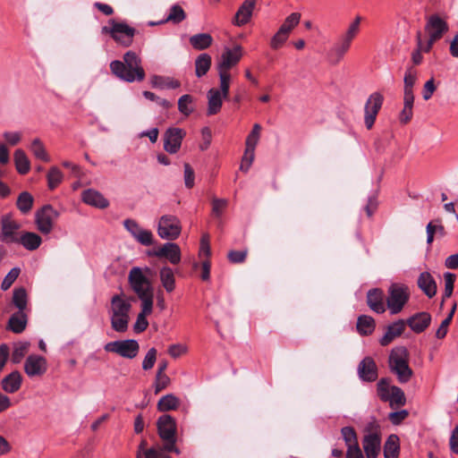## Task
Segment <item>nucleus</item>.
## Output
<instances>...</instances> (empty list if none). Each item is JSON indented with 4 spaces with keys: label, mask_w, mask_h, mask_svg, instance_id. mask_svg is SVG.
Returning <instances> with one entry per match:
<instances>
[{
    "label": "nucleus",
    "mask_w": 458,
    "mask_h": 458,
    "mask_svg": "<svg viewBox=\"0 0 458 458\" xmlns=\"http://www.w3.org/2000/svg\"><path fill=\"white\" fill-rule=\"evenodd\" d=\"M110 70L114 76L126 82L142 81L146 76L141 59L133 51L123 55V62L112 61Z\"/></svg>",
    "instance_id": "obj_1"
},
{
    "label": "nucleus",
    "mask_w": 458,
    "mask_h": 458,
    "mask_svg": "<svg viewBox=\"0 0 458 458\" xmlns=\"http://www.w3.org/2000/svg\"><path fill=\"white\" fill-rule=\"evenodd\" d=\"M134 297H126L124 294H114L110 302L109 315L112 328L118 333L128 329L130 322V310Z\"/></svg>",
    "instance_id": "obj_2"
},
{
    "label": "nucleus",
    "mask_w": 458,
    "mask_h": 458,
    "mask_svg": "<svg viewBox=\"0 0 458 458\" xmlns=\"http://www.w3.org/2000/svg\"><path fill=\"white\" fill-rule=\"evenodd\" d=\"M361 17L356 16L349 24L347 30L338 38L327 53V58L330 64H339L351 48L352 40L360 32Z\"/></svg>",
    "instance_id": "obj_3"
},
{
    "label": "nucleus",
    "mask_w": 458,
    "mask_h": 458,
    "mask_svg": "<svg viewBox=\"0 0 458 458\" xmlns=\"http://www.w3.org/2000/svg\"><path fill=\"white\" fill-rule=\"evenodd\" d=\"M145 272H149V268L142 269L139 267H133L129 271L128 283L141 303H154V289Z\"/></svg>",
    "instance_id": "obj_4"
},
{
    "label": "nucleus",
    "mask_w": 458,
    "mask_h": 458,
    "mask_svg": "<svg viewBox=\"0 0 458 458\" xmlns=\"http://www.w3.org/2000/svg\"><path fill=\"white\" fill-rule=\"evenodd\" d=\"M448 24L437 14L430 15L425 25V31L428 34V39L425 46H422L420 39V32H418V47L424 52H428L433 44L441 39L443 36L448 31Z\"/></svg>",
    "instance_id": "obj_5"
},
{
    "label": "nucleus",
    "mask_w": 458,
    "mask_h": 458,
    "mask_svg": "<svg viewBox=\"0 0 458 458\" xmlns=\"http://www.w3.org/2000/svg\"><path fill=\"white\" fill-rule=\"evenodd\" d=\"M409 353L405 347L398 346L391 351L389 355V367L392 372L397 375L401 383L408 382L411 376L412 370L408 365Z\"/></svg>",
    "instance_id": "obj_6"
},
{
    "label": "nucleus",
    "mask_w": 458,
    "mask_h": 458,
    "mask_svg": "<svg viewBox=\"0 0 458 458\" xmlns=\"http://www.w3.org/2000/svg\"><path fill=\"white\" fill-rule=\"evenodd\" d=\"M242 56V48L241 46H235L233 48H225L222 53L219 61L216 64L219 81L231 83L230 69L234 67Z\"/></svg>",
    "instance_id": "obj_7"
},
{
    "label": "nucleus",
    "mask_w": 458,
    "mask_h": 458,
    "mask_svg": "<svg viewBox=\"0 0 458 458\" xmlns=\"http://www.w3.org/2000/svg\"><path fill=\"white\" fill-rule=\"evenodd\" d=\"M409 287L403 284H392L387 291L386 306L390 314L400 313L410 299Z\"/></svg>",
    "instance_id": "obj_8"
},
{
    "label": "nucleus",
    "mask_w": 458,
    "mask_h": 458,
    "mask_svg": "<svg viewBox=\"0 0 458 458\" xmlns=\"http://www.w3.org/2000/svg\"><path fill=\"white\" fill-rule=\"evenodd\" d=\"M157 429L159 437L165 441L161 446L165 452L179 453L175 447L176 425L174 420L170 415H162L157 420Z\"/></svg>",
    "instance_id": "obj_9"
},
{
    "label": "nucleus",
    "mask_w": 458,
    "mask_h": 458,
    "mask_svg": "<svg viewBox=\"0 0 458 458\" xmlns=\"http://www.w3.org/2000/svg\"><path fill=\"white\" fill-rule=\"evenodd\" d=\"M230 83L219 81V88H211L207 92L208 106L207 115L212 116L218 114L223 106V102L229 97Z\"/></svg>",
    "instance_id": "obj_10"
},
{
    "label": "nucleus",
    "mask_w": 458,
    "mask_h": 458,
    "mask_svg": "<svg viewBox=\"0 0 458 458\" xmlns=\"http://www.w3.org/2000/svg\"><path fill=\"white\" fill-rule=\"evenodd\" d=\"M111 27H103L102 32L109 34L113 39L123 46L130 47L135 36V29L123 22H116L114 20L109 21Z\"/></svg>",
    "instance_id": "obj_11"
},
{
    "label": "nucleus",
    "mask_w": 458,
    "mask_h": 458,
    "mask_svg": "<svg viewBox=\"0 0 458 458\" xmlns=\"http://www.w3.org/2000/svg\"><path fill=\"white\" fill-rule=\"evenodd\" d=\"M104 350L107 352H113L123 358L133 359L140 351L139 343L133 339L117 340L105 344Z\"/></svg>",
    "instance_id": "obj_12"
},
{
    "label": "nucleus",
    "mask_w": 458,
    "mask_h": 458,
    "mask_svg": "<svg viewBox=\"0 0 458 458\" xmlns=\"http://www.w3.org/2000/svg\"><path fill=\"white\" fill-rule=\"evenodd\" d=\"M21 225L14 220L11 215H4L1 217L0 242L12 244L18 243L19 237L22 232H20Z\"/></svg>",
    "instance_id": "obj_13"
},
{
    "label": "nucleus",
    "mask_w": 458,
    "mask_h": 458,
    "mask_svg": "<svg viewBox=\"0 0 458 458\" xmlns=\"http://www.w3.org/2000/svg\"><path fill=\"white\" fill-rule=\"evenodd\" d=\"M58 216L59 213L56 209L51 205H45L35 213L37 229L43 234L50 233Z\"/></svg>",
    "instance_id": "obj_14"
},
{
    "label": "nucleus",
    "mask_w": 458,
    "mask_h": 458,
    "mask_svg": "<svg viewBox=\"0 0 458 458\" xmlns=\"http://www.w3.org/2000/svg\"><path fill=\"white\" fill-rule=\"evenodd\" d=\"M182 231L180 220L172 215L162 216L158 222L157 233L160 238L175 240Z\"/></svg>",
    "instance_id": "obj_15"
},
{
    "label": "nucleus",
    "mask_w": 458,
    "mask_h": 458,
    "mask_svg": "<svg viewBox=\"0 0 458 458\" xmlns=\"http://www.w3.org/2000/svg\"><path fill=\"white\" fill-rule=\"evenodd\" d=\"M383 101L384 97L379 92L372 93L367 99L364 107V123L367 129L370 130L373 127Z\"/></svg>",
    "instance_id": "obj_16"
},
{
    "label": "nucleus",
    "mask_w": 458,
    "mask_h": 458,
    "mask_svg": "<svg viewBox=\"0 0 458 458\" xmlns=\"http://www.w3.org/2000/svg\"><path fill=\"white\" fill-rule=\"evenodd\" d=\"M123 225L134 239L144 246L152 244L153 234L149 230L143 229L135 220L126 219Z\"/></svg>",
    "instance_id": "obj_17"
},
{
    "label": "nucleus",
    "mask_w": 458,
    "mask_h": 458,
    "mask_svg": "<svg viewBox=\"0 0 458 458\" xmlns=\"http://www.w3.org/2000/svg\"><path fill=\"white\" fill-rule=\"evenodd\" d=\"M186 132L181 128H169L165 133L164 148L170 154H175L181 148Z\"/></svg>",
    "instance_id": "obj_18"
},
{
    "label": "nucleus",
    "mask_w": 458,
    "mask_h": 458,
    "mask_svg": "<svg viewBox=\"0 0 458 458\" xmlns=\"http://www.w3.org/2000/svg\"><path fill=\"white\" fill-rule=\"evenodd\" d=\"M47 362L42 356L31 354L25 360L24 370L30 377H40L47 372Z\"/></svg>",
    "instance_id": "obj_19"
},
{
    "label": "nucleus",
    "mask_w": 458,
    "mask_h": 458,
    "mask_svg": "<svg viewBox=\"0 0 458 458\" xmlns=\"http://www.w3.org/2000/svg\"><path fill=\"white\" fill-rule=\"evenodd\" d=\"M362 445L367 458H377L381 445V436L377 429L364 436Z\"/></svg>",
    "instance_id": "obj_20"
},
{
    "label": "nucleus",
    "mask_w": 458,
    "mask_h": 458,
    "mask_svg": "<svg viewBox=\"0 0 458 458\" xmlns=\"http://www.w3.org/2000/svg\"><path fill=\"white\" fill-rule=\"evenodd\" d=\"M255 5L256 0H244L234 14L233 24L237 27L247 24L252 17Z\"/></svg>",
    "instance_id": "obj_21"
},
{
    "label": "nucleus",
    "mask_w": 458,
    "mask_h": 458,
    "mask_svg": "<svg viewBox=\"0 0 458 458\" xmlns=\"http://www.w3.org/2000/svg\"><path fill=\"white\" fill-rule=\"evenodd\" d=\"M151 254L157 258H165L174 265L181 261V250L176 243L173 242L165 243Z\"/></svg>",
    "instance_id": "obj_22"
},
{
    "label": "nucleus",
    "mask_w": 458,
    "mask_h": 458,
    "mask_svg": "<svg viewBox=\"0 0 458 458\" xmlns=\"http://www.w3.org/2000/svg\"><path fill=\"white\" fill-rule=\"evenodd\" d=\"M360 378L366 382H373L377 377V368L370 357H365L358 366Z\"/></svg>",
    "instance_id": "obj_23"
},
{
    "label": "nucleus",
    "mask_w": 458,
    "mask_h": 458,
    "mask_svg": "<svg viewBox=\"0 0 458 458\" xmlns=\"http://www.w3.org/2000/svg\"><path fill=\"white\" fill-rule=\"evenodd\" d=\"M367 303L371 310L377 314L386 311L385 295L382 290L375 288L367 293Z\"/></svg>",
    "instance_id": "obj_24"
},
{
    "label": "nucleus",
    "mask_w": 458,
    "mask_h": 458,
    "mask_svg": "<svg viewBox=\"0 0 458 458\" xmlns=\"http://www.w3.org/2000/svg\"><path fill=\"white\" fill-rule=\"evenodd\" d=\"M431 322V316L428 312L417 313L407 319L406 324L416 334L425 331Z\"/></svg>",
    "instance_id": "obj_25"
},
{
    "label": "nucleus",
    "mask_w": 458,
    "mask_h": 458,
    "mask_svg": "<svg viewBox=\"0 0 458 458\" xmlns=\"http://www.w3.org/2000/svg\"><path fill=\"white\" fill-rule=\"evenodd\" d=\"M406 323L403 319H399L386 327L385 335L379 340L382 346L388 345L396 337L400 336L405 330Z\"/></svg>",
    "instance_id": "obj_26"
},
{
    "label": "nucleus",
    "mask_w": 458,
    "mask_h": 458,
    "mask_svg": "<svg viewBox=\"0 0 458 458\" xmlns=\"http://www.w3.org/2000/svg\"><path fill=\"white\" fill-rule=\"evenodd\" d=\"M81 198L86 204L98 208H106L109 206V201L99 191L93 189L84 191Z\"/></svg>",
    "instance_id": "obj_27"
},
{
    "label": "nucleus",
    "mask_w": 458,
    "mask_h": 458,
    "mask_svg": "<svg viewBox=\"0 0 458 458\" xmlns=\"http://www.w3.org/2000/svg\"><path fill=\"white\" fill-rule=\"evenodd\" d=\"M27 323L28 316L25 311L18 310L10 317L6 328L14 334H21L25 330Z\"/></svg>",
    "instance_id": "obj_28"
},
{
    "label": "nucleus",
    "mask_w": 458,
    "mask_h": 458,
    "mask_svg": "<svg viewBox=\"0 0 458 458\" xmlns=\"http://www.w3.org/2000/svg\"><path fill=\"white\" fill-rule=\"evenodd\" d=\"M22 377L19 371H13L1 381L2 388L8 394L17 392L21 386Z\"/></svg>",
    "instance_id": "obj_29"
},
{
    "label": "nucleus",
    "mask_w": 458,
    "mask_h": 458,
    "mask_svg": "<svg viewBox=\"0 0 458 458\" xmlns=\"http://www.w3.org/2000/svg\"><path fill=\"white\" fill-rule=\"evenodd\" d=\"M418 286L428 298H432L437 293L436 281L428 272H423L420 275Z\"/></svg>",
    "instance_id": "obj_30"
},
{
    "label": "nucleus",
    "mask_w": 458,
    "mask_h": 458,
    "mask_svg": "<svg viewBox=\"0 0 458 458\" xmlns=\"http://www.w3.org/2000/svg\"><path fill=\"white\" fill-rule=\"evenodd\" d=\"M153 303H141V310L137 316V319L133 325V330L136 333H141L148 328V321L147 317L152 313Z\"/></svg>",
    "instance_id": "obj_31"
},
{
    "label": "nucleus",
    "mask_w": 458,
    "mask_h": 458,
    "mask_svg": "<svg viewBox=\"0 0 458 458\" xmlns=\"http://www.w3.org/2000/svg\"><path fill=\"white\" fill-rule=\"evenodd\" d=\"M18 243L21 244L28 250H35L41 245L42 239L36 233L22 232L21 237H19Z\"/></svg>",
    "instance_id": "obj_32"
},
{
    "label": "nucleus",
    "mask_w": 458,
    "mask_h": 458,
    "mask_svg": "<svg viewBox=\"0 0 458 458\" xmlns=\"http://www.w3.org/2000/svg\"><path fill=\"white\" fill-rule=\"evenodd\" d=\"M400 454V440L399 437L392 434L390 435L384 445V457L385 458H399Z\"/></svg>",
    "instance_id": "obj_33"
},
{
    "label": "nucleus",
    "mask_w": 458,
    "mask_h": 458,
    "mask_svg": "<svg viewBox=\"0 0 458 458\" xmlns=\"http://www.w3.org/2000/svg\"><path fill=\"white\" fill-rule=\"evenodd\" d=\"M151 84L154 88L160 89H174L181 86L178 80L172 77L155 75L151 78Z\"/></svg>",
    "instance_id": "obj_34"
},
{
    "label": "nucleus",
    "mask_w": 458,
    "mask_h": 458,
    "mask_svg": "<svg viewBox=\"0 0 458 458\" xmlns=\"http://www.w3.org/2000/svg\"><path fill=\"white\" fill-rule=\"evenodd\" d=\"M189 41L194 49L205 50L212 45L213 38L208 33H199L192 35Z\"/></svg>",
    "instance_id": "obj_35"
},
{
    "label": "nucleus",
    "mask_w": 458,
    "mask_h": 458,
    "mask_svg": "<svg viewBox=\"0 0 458 458\" xmlns=\"http://www.w3.org/2000/svg\"><path fill=\"white\" fill-rule=\"evenodd\" d=\"M160 282L167 293L175 289V277L174 271L169 267H163L159 271Z\"/></svg>",
    "instance_id": "obj_36"
},
{
    "label": "nucleus",
    "mask_w": 458,
    "mask_h": 458,
    "mask_svg": "<svg viewBox=\"0 0 458 458\" xmlns=\"http://www.w3.org/2000/svg\"><path fill=\"white\" fill-rule=\"evenodd\" d=\"M30 150L31 151L35 158L46 163L50 162V156L47 153V148L40 139L36 138L31 141Z\"/></svg>",
    "instance_id": "obj_37"
},
{
    "label": "nucleus",
    "mask_w": 458,
    "mask_h": 458,
    "mask_svg": "<svg viewBox=\"0 0 458 458\" xmlns=\"http://www.w3.org/2000/svg\"><path fill=\"white\" fill-rule=\"evenodd\" d=\"M212 64L211 56L208 54H200L195 60V74L201 78L209 71Z\"/></svg>",
    "instance_id": "obj_38"
},
{
    "label": "nucleus",
    "mask_w": 458,
    "mask_h": 458,
    "mask_svg": "<svg viewBox=\"0 0 458 458\" xmlns=\"http://www.w3.org/2000/svg\"><path fill=\"white\" fill-rule=\"evenodd\" d=\"M14 164L19 174H26L30 169V162L21 148L14 151Z\"/></svg>",
    "instance_id": "obj_39"
},
{
    "label": "nucleus",
    "mask_w": 458,
    "mask_h": 458,
    "mask_svg": "<svg viewBox=\"0 0 458 458\" xmlns=\"http://www.w3.org/2000/svg\"><path fill=\"white\" fill-rule=\"evenodd\" d=\"M356 327L360 335H369L374 331L376 324L370 316L361 315L358 318Z\"/></svg>",
    "instance_id": "obj_40"
},
{
    "label": "nucleus",
    "mask_w": 458,
    "mask_h": 458,
    "mask_svg": "<svg viewBox=\"0 0 458 458\" xmlns=\"http://www.w3.org/2000/svg\"><path fill=\"white\" fill-rule=\"evenodd\" d=\"M195 98L189 94L182 95L178 99V110L185 116H189L195 110Z\"/></svg>",
    "instance_id": "obj_41"
},
{
    "label": "nucleus",
    "mask_w": 458,
    "mask_h": 458,
    "mask_svg": "<svg viewBox=\"0 0 458 458\" xmlns=\"http://www.w3.org/2000/svg\"><path fill=\"white\" fill-rule=\"evenodd\" d=\"M47 180L48 189L53 191L63 182L64 174L57 166H52L48 170Z\"/></svg>",
    "instance_id": "obj_42"
},
{
    "label": "nucleus",
    "mask_w": 458,
    "mask_h": 458,
    "mask_svg": "<svg viewBox=\"0 0 458 458\" xmlns=\"http://www.w3.org/2000/svg\"><path fill=\"white\" fill-rule=\"evenodd\" d=\"M260 131H261V126L259 123H255L252 127L251 131L246 138L245 150H247V152H254L255 153L256 146L260 138Z\"/></svg>",
    "instance_id": "obj_43"
},
{
    "label": "nucleus",
    "mask_w": 458,
    "mask_h": 458,
    "mask_svg": "<svg viewBox=\"0 0 458 458\" xmlns=\"http://www.w3.org/2000/svg\"><path fill=\"white\" fill-rule=\"evenodd\" d=\"M179 404L180 400L175 395L169 394L158 401L157 408L160 411H168L177 409Z\"/></svg>",
    "instance_id": "obj_44"
},
{
    "label": "nucleus",
    "mask_w": 458,
    "mask_h": 458,
    "mask_svg": "<svg viewBox=\"0 0 458 458\" xmlns=\"http://www.w3.org/2000/svg\"><path fill=\"white\" fill-rule=\"evenodd\" d=\"M386 402H389L392 408L404 405L406 398L403 391L398 386H391L390 397Z\"/></svg>",
    "instance_id": "obj_45"
},
{
    "label": "nucleus",
    "mask_w": 458,
    "mask_h": 458,
    "mask_svg": "<svg viewBox=\"0 0 458 458\" xmlns=\"http://www.w3.org/2000/svg\"><path fill=\"white\" fill-rule=\"evenodd\" d=\"M300 20L301 14L299 13H293L285 18L278 30L290 36L291 31L299 24Z\"/></svg>",
    "instance_id": "obj_46"
},
{
    "label": "nucleus",
    "mask_w": 458,
    "mask_h": 458,
    "mask_svg": "<svg viewBox=\"0 0 458 458\" xmlns=\"http://www.w3.org/2000/svg\"><path fill=\"white\" fill-rule=\"evenodd\" d=\"M34 199L32 195L27 191L21 192L17 199V208L22 214H27L32 208Z\"/></svg>",
    "instance_id": "obj_47"
},
{
    "label": "nucleus",
    "mask_w": 458,
    "mask_h": 458,
    "mask_svg": "<svg viewBox=\"0 0 458 458\" xmlns=\"http://www.w3.org/2000/svg\"><path fill=\"white\" fill-rule=\"evenodd\" d=\"M13 303L19 310L24 311L27 307V293L22 287L13 290Z\"/></svg>",
    "instance_id": "obj_48"
},
{
    "label": "nucleus",
    "mask_w": 458,
    "mask_h": 458,
    "mask_svg": "<svg viewBox=\"0 0 458 458\" xmlns=\"http://www.w3.org/2000/svg\"><path fill=\"white\" fill-rule=\"evenodd\" d=\"M212 216L219 219L223 216L225 210L228 206V200L226 199H219L216 197L212 198Z\"/></svg>",
    "instance_id": "obj_49"
},
{
    "label": "nucleus",
    "mask_w": 458,
    "mask_h": 458,
    "mask_svg": "<svg viewBox=\"0 0 458 458\" xmlns=\"http://www.w3.org/2000/svg\"><path fill=\"white\" fill-rule=\"evenodd\" d=\"M186 15L183 9L178 5L174 4L171 7L170 12L165 19V21H171L173 23H180L185 19Z\"/></svg>",
    "instance_id": "obj_50"
},
{
    "label": "nucleus",
    "mask_w": 458,
    "mask_h": 458,
    "mask_svg": "<svg viewBox=\"0 0 458 458\" xmlns=\"http://www.w3.org/2000/svg\"><path fill=\"white\" fill-rule=\"evenodd\" d=\"M29 349L28 343H18L14 344L12 353V361L13 363H20Z\"/></svg>",
    "instance_id": "obj_51"
},
{
    "label": "nucleus",
    "mask_w": 458,
    "mask_h": 458,
    "mask_svg": "<svg viewBox=\"0 0 458 458\" xmlns=\"http://www.w3.org/2000/svg\"><path fill=\"white\" fill-rule=\"evenodd\" d=\"M341 434L347 447L358 444L357 434L353 428L344 427L341 429Z\"/></svg>",
    "instance_id": "obj_52"
},
{
    "label": "nucleus",
    "mask_w": 458,
    "mask_h": 458,
    "mask_svg": "<svg viewBox=\"0 0 458 458\" xmlns=\"http://www.w3.org/2000/svg\"><path fill=\"white\" fill-rule=\"evenodd\" d=\"M444 279H445V291H444V294H443V299L445 300V298H449L452 295L456 276L454 274L446 272L444 274Z\"/></svg>",
    "instance_id": "obj_53"
},
{
    "label": "nucleus",
    "mask_w": 458,
    "mask_h": 458,
    "mask_svg": "<svg viewBox=\"0 0 458 458\" xmlns=\"http://www.w3.org/2000/svg\"><path fill=\"white\" fill-rule=\"evenodd\" d=\"M377 388L379 398L382 401L386 402L391 394V386H388L386 380L384 378L380 379L377 385Z\"/></svg>",
    "instance_id": "obj_54"
},
{
    "label": "nucleus",
    "mask_w": 458,
    "mask_h": 458,
    "mask_svg": "<svg viewBox=\"0 0 458 458\" xmlns=\"http://www.w3.org/2000/svg\"><path fill=\"white\" fill-rule=\"evenodd\" d=\"M417 81V72L412 67H408L404 74V89L412 90Z\"/></svg>",
    "instance_id": "obj_55"
},
{
    "label": "nucleus",
    "mask_w": 458,
    "mask_h": 458,
    "mask_svg": "<svg viewBox=\"0 0 458 458\" xmlns=\"http://www.w3.org/2000/svg\"><path fill=\"white\" fill-rule=\"evenodd\" d=\"M20 274V269L18 267H13L10 270V272L4 276L1 288L4 291L8 290L11 285L13 284V282L17 279Z\"/></svg>",
    "instance_id": "obj_56"
},
{
    "label": "nucleus",
    "mask_w": 458,
    "mask_h": 458,
    "mask_svg": "<svg viewBox=\"0 0 458 458\" xmlns=\"http://www.w3.org/2000/svg\"><path fill=\"white\" fill-rule=\"evenodd\" d=\"M156 360H157V350L153 347V348H150L148 351L147 354L145 355L144 360L142 361V369L144 370L151 369L154 367Z\"/></svg>",
    "instance_id": "obj_57"
},
{
    "label": "nucleus",
    "mask_w": 458,
    "mask_h": 458,
    "mask_svg": "<svg viewBox=\"0 0 458 458\" xmlns=\"http://www.w3.org/2000/svg\"><path fill=\"white\" fill-rule=\"evenodd\" d=\"M288 38L289 36L287 34L283 33L278 30L270 40L271 48L279 49L287 41Z\"/></svg>",
    "instance_id": "obj_58"
},
{
    "label": "nucleus",
    "mask_w": 458,
    "mask_h": 458,
    "mask_svg": "<svg viewBox=\"0 0 458 458\" xmlns=\"http://www.w3.org/2000/svg\"><path fill=\"white\" fill-rule=\"evenodd\" d=\"M170 384V378L166 374H157L154 384L155 394H158L162 390L165 389Z\"/></svg>",
    "instance_id": "obj_59"
},
{
    "label": "nucleus",
    "mask_w": 458,
    "mask_h": 458,
    "mask_svg": "<svg viewBox=\"0 0 458 458\" xmlns=\"http://www.w3.org/2000/svg\"><path fill=\"white\" fill-rule=\"evenodd\" d=\"M139 458H170L167 452H165L161 445H157L152 446V449L148 451L145 456H140Z\"/></svg>",
    "instance_id": "obj_60"
},
{
    "label": "nucleus",
    "mask_w": 458,
    "mask_h": 458,
    "mask_svg": "<svg viewBox=\"0 0 458 458\" xmlns=\"http://www.w3.org/2000/svg\"><path fill=\"white\" fill-rule=\"evenodd\" d=\"M211 254L210 250V245H209V236L208 234L205 233L202 235L200 240V246H199V256L200 259L202 258H208Z\"/></svg>",
    "instance_id": "obj_61"
},
{
    "label": "nucleus",
    "mask_w": 458,
    "mask_h": 458,
    "mask_svg": "<svg viewBox=\"0 0 458 458\" xmlns=\"http://www.w3.org/2000/svg\"><path fill=\"white\" fill-rule=\"evenodd\" d=\"M4 139L10 146L17 145L22 138V133L20 131H5L3 134Z\"/></svg>",
    "instance_id": "obj_62"
},
{
    "label": "nucleus",
    "mask_w": 458,
    "mask_h": 458,
    "mask_svg": "<svg viewBox=\"0 0 458 458\" xmlns=\"http://www.w3.org/2000/svg\"><path fill=\"white\" fill-rule=\"evenodd\" d=\"M195 174L191 166L185 163L184 164V183L186 188L191 189L194 186Z\"/></svg>",
    "instance_id": "obj_63"
},
{
    "label": "nucleus",
    "mask_w": 458,
    "mask_h": 458,
    "mask_svg": "<svg viewBox=\"0 0 458 458\" xmlns=\"http://www.w3.org/2000/svg\"><path fill=\"white\" fill-rule=\"evenodd\" d=\"M449 446L452 453L458 454V425L451 432Z\"/></svg>",
    "instance_id": "obj_64"
}]
</instances>
